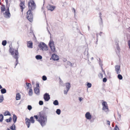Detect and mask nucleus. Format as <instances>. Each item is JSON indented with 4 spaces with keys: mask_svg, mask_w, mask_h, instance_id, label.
Returning a JSON list of instances; mask_svg holds the SVG:
<instances>
[{
    "mask_svg": "<svg viewBox=\"0 0 130 130\" xmlns=\"http://www.w3.org/2000/svg\"><path fill=\"white\" fill-rule=\"evenodd\" d=\"M28 6L29 10L27 13V18L30 22H31L33 21V16L31 11L36 9V6L33 0H29Z\"/></svg>",
    "mask_w": 130,
    "mask_h": 130,
    "instance_id": "nucleus-1",
    "label": "nucleus"
},
{
    "mask_svg": "<svg viewBox=\"0 0 130 130\" xmlns=\"http://www.w3.org/2000/svg\"><path fill=\"white\" fill-rule=\"evenodd\" d=\"M9 52L12 56L13 57L16 59L15 63H18V58L19 57V55L18 49L14 50V49H12L11 47L9 48Z\"/></svg>",
    "mask_w": 130,
    "mask_h": 130,
    "instance_id": "nucleus-2",
    "label": "nucleus"
},
{
    "mask_svg": "<svg viewBox=\"0 0 130 130\" xmlns=\"http://www.w3.org/2000/svg\"><path fill=\"white\" fill-rule=\"evenodd\" d=\"M39 120L38 122L42 126H44L46 124L47 120V118L45 117L44 115L40 113L39 115Z\"/></svg>",
    "mask_w": 130,
    "mask_h": 130,
    "instance_id": "nucleus-3",
    "label": "nucleus"
},
{
    "mask_svg": "<svg viewBox=\"0 0 130 130\" xmlns=\"http://www.w3.org/2000/svg\"><path fill=\"white\" fill-rule=\"evenodd\" d=\"M38 46L40 48V50L43 51H47L48 50L47 45L43 42H40L38 44Z\"/></svg>",
    "mask_w": 130,
    "mask_h": 130,
    "instance_id": "nucleus-4",
    "label": "nucleus"
},
{
    "mask_svg": "<svg viewBox=\"0 0 130 130\" xmlns=\"http://www.w3.org/2000/svg\"><path fill=\"white\" fill-rule=\"evenodd\" d=\"M48 44L51 49V51L53 53L56 52V48L54 46V42L53 41L50 40Z\"/></svg>",
    "mask_w": 130,
    "mask_h": 130,
    "instance_id": "nucleus-5",
    "label": "nucleus"
},
{
    "mask_svg": "<svg viewBox=\"0 0 130 130\" xmlns=\"http://www.w3.org/2000/svg\"><path fill=\"white\" fill-rule=\"evenodd\" d=\"M103 106L102 110L104 111L105 112H107L109 111V109L107 106V102L105 101H104L102 103Z\"/></svg>",
    "mask_w": 130,
    "mask_h": 130,
    "instance_id": "nucleus-6",
    "label": "nucleus"
},
{
    "mask_svg": "<svg viewBox=\"0 0 130 130\" xmlns=\"http://www.w3.org/2000/svg\"><path fill=\"white\" fill-rule=\"evenodd\" d=\"M6 10L5 12L3 13V15L4 17L7 19H9L11 17V15L9 12V10Z\"/></svg>",
    "mask_w": 130,
    "mask_h": 130,
    "instance_id": "nucleus-7",
    "label": "nucleus"
},
{
    "mask_svg": "<svg viewBox=\"0 0 130 130\" xmlns=\"http://www.w3.org/2000/svg\"><path fill=\"white\" fill-rule=\"evenodd\" d=\"M52 58L54 61H57L59 59V57L56 54H53L52 55L51 57L50 58V60H51Z\"/></svg>",
    "mask_w": 130,
    "mask_h": 130,
    "instance_id": "nucleus-8",
    "label": "nucleus"
},
{
    "mask_svg": "<svg viewBox=\"0 0 130 130\" xmlns=\"http://www.w3.org/2000/svg\"><path fill=\"white\" fill-rule=\"evenodd\" d=\"M43 98L45 101H48L50 99V95L48 93H46L44 95Z\"/></svg>",
    "mask_w": 130,
    "mask_h": 130,
    "instance_id": "nucleus-9",
    "label": "nucleus"
},
{
    "mask_svg": "<svg viewBox=\"0 0 130 130\" xmlns=\"http://www.w3.org/2000/svg\"><path fill=\"white\" fill-rule=\"evenodd\" d=\"M115 70L117 74H119L121 72L120 66L116 65L115 67Z\"/></svg>",
    "mask_w": 130,
    "mask_h": 130,
    "instance_id": "nucleus-10",
    "label": "nucleus"
},
{
    "mask_svg": "<svg viewBox=\"0 0 130 130\" xmlns=\"http://www.w3.org/2000/svg\"><path fill=\"white\" fill-rule=\"evenodd\" d=\"M47 8L48 10L52 11L55 8V6H52L49 5L47 6Z\"/></svg>",
    "mask_w": 130,
    "mask_h": 130,
    "instance_id": "nucleus-11",
    "label": "nucleus"
},
{
    "mask_svg": "<svg viewBox=\"0 0 130 130\" xmlns=\"http://www.w3.org/2000/svg\"><path fill=\"white\" fill-rule=\"evenodd\" d=\"M25 124L27 126L28 128H29L30 125V121L29 119L26 118L25 119Z\"/></svg>",
    "mask_w": 130,
    "mask_h": 130,
    "instance_id": "nucleus-12",
    "label": "nucleus"
},
{
    "mask_svg": "<svg viewBox=\"0 0 130 130\" xmlns=\"http://www.w3.org/2000/svg\"><path fill=\"white\" fill-rule=\"evenodd\" d=\"M85 116L86 118L88 120H90L91 118V115L89 112H87L85 115Z\"/></svg>",
    "mask_w": 130,
    "mask_h": 130,
    "instance_id": "nucleus-13",
    "label": "nucleus"
},
{
    "mask_svg": "<svg viewBox=\"0 0 130 130\" xmlns=\"http://www.w3.org/2000/svg\"><path fill=\"white\" fill-rule=\"evenodd\" d=\"M84 58L86 60L89 59L88 53V50H85L84 52Z\"/></svg>",
    "mask_w": 130,
    "mask_h": 130,
    "instance_id": "nucleus-14",
    "label": "nucleus"
},
{
    "mask_svg": "<svg viewBox=\"0 0 130 130\" xmlns=\"http://www.w3.org/2000/svg\"><path fill=\"white\" fill-rule=\"evenodd\" d=\"M115 44L116 45V48L117 51H116V53L117 54L118 53H119L120 52V48L119 46V43L117 42H115Z\"/></svg>",
    "mask_w": 130,
    "mask_h": 130,
    "instance_id": "nucleus-15",
    "label": "nucleus"
},
{
    "mask_svg": "<svg viewBox=\"0 0 130 130\" xmlns=\"http://www.w3.org/2000/svg\"><path fill=\"white\" fill-rule=\"evenodd\" d=\"M33 43L32 42L30 41H28L27 43V47L30 48H32Z\"/></svg>",
    "mask_w": 130,
    "mask_h": 130,
    "instance_id": "nucleus-16",
    "label": "nucleus"
},
{
    "mask_svg": "<svg viewBox=\"0 0 130 130\" xmlns=\"http://www.w3.org/2000/svg\"><path fill=\"white\" fill-rule=\"evenodd\" d=\"M2 6L1 7V13H3L4 11H5L6 10L5 8V6L4 5L2 4L1 5Z\"/></svg>",
    "mask_w": 130,
    "mask_h": 130,
    "instance_id": "nucleus-17",
    "label": "nucleus"
},
{
    "mask_svg": "<svg viewBox=\"0 0 130 130\" xmlns=\"http://www.w3.org/2000/svg\"><path fill=\"white\" fill-rule=\"evenodd\" d=\"M34 92L37 95H39L40 94V90L39 88H35L34 89Z\"/></svg>",
    "mask_w": 130,
    "mask_h": 130,
    "instance_id": "nucleus-18",
    "label": "nucleus"
},
{
    "mask_svg": "<svg viewBox=\"0 0 130 130\" xmlns=\"http://www.w3.org/2000/svg\"><path fill=\"white\" fill-rule=\"evenodd\" d=\"M13 120L14 122V123H15L17 121V117L15 114L13 115Z\"/></svg>",
    "mask_w": 130,
    "mask_h": 130,
    "instance_id": "nucleus-19",
    "label": "nucleus"
},
{
    "mask_svg": "<svg viewBox=\"0 0 130 130\" xmlns=\"http://www.w3.org/2000/svg\"><path fill=\"white\" fill-rule=\"evenodd\" d=\"M71 87L70 84V83H68L66 84V89L69 90Z\"/></svg>",
    "mask_w": 130,
    "mask_h": 130,
    "instance_id": "nucleus-20",
    "label": "nucleus"
},
{
    "mask_svg": "<svg viewBox=\"0 0 130 130\" xmlns=\"http://www.w3.org/2000/svg\"><path fill=\"white\" fill-rule=\"evenodd\" d=\"M21 2V3L20 4V7L21 8H24V7L25 6V2H22L21 1V0L20 1Z\"/></svg>",
    "mask_w": 130,
    "mask_h": 130,
    "instance_id": "nucleus-21",
    "label": "nucleus"
},
{
    "mask_svg": "<svg viewBox=\"0 0 130 130\" xmlns=\"http://www.w3.org/2000/svg\"><path fill=\"white\" fill-rule=\"evenodd\" d=\"M21 98V95L19 93H17L16 94V99L17 100H19Z\"/></svg>",
    "mask_w": 130,
    "mask_h": 130,
    "instance_id": "nucleus-22",
    "label": "nucleus"
},
{
    "mask_svg": "<svg viewBox=\"0 0 130 130\" xmlns=\"http://www.w3.org/2000/svg\"><path fill=\"white\" fill-rule=\"evenodd\" d=\"M5 1L6 3V7L7 8V9L6 10H9V7L10 6V5L8 4V0H5Z\"/></svg>",
    "mask_w": 130,
    "mask_h": 130,
    "instance_id": "nucleus-23",
    "label": "nucleus"
},
{
    "mask_svg": "<svg viewBox=\"0 0 130 130\" xmlns=\"http://www.w3.org/2000/svg\"><path fill=\"white\" fill-rule=\"evenodd\" d=\"M35 58L37 60H40L42 59V57L41 55H38L36 56Z\"/></svg>",
    "mask_w": 130,
    "mask_h": 130,
    "instance_id": "nucleus-24",
    "label": "nucleus"
},
{
    "mask_svg": "<svg viewBox=\"0 0 130 130\" xmlns=\"http://www.w3.org/2000/svg\"><path fill=\"white\" fill-rule=\"evenodd\" d=\"M16 127L14 123L10 127V129L12 130H16Z\"/></svg>",
    "mask_w": 130,
    "mask_h": 130,
    "instance_id": "nucleus-25",
    "label": "nucleus"
},
{
    "mask_svg": "<svg viewBox=\"0 0 130 130\" xmlns=\"http://www.w3.org/2000/svg\"><path fill=\"white\" fill-rule=\"evenodd\" d=\"M1 91L2 94H5L6 92V90L5 88H3L1 89Z\"/></svg>",
    "mask_w": 130,
    "mask_h": 130,
    "instance_id": "nucleus-26",
    "label": "nucleus"
},
{
    "mask_svg": "<svg viewBox=\"0 0 130 130\" xmlns=\"http://www.w3.org/2000/svg\"><path fill=\"white\" fill-rule=\"evenodd\" d=\"M4 116H11V114L10 112L8 111H6L4 113Z\"/></svg>",
    "mask_w": 130,
    "mask_h": 130,
    "instance_id": "nucleus-27",
    "label": "nucleus"
},
{
    "mask_svg": "<svg viewBox=\"0 0 130 130\" xmlns=\"http://www.w3.org/2000/svg\"><path fill=\"white\" fill-rule=\"evenodd\" d=\"M53 104L55 105H59V102L57 100H55L54 101Z\"/></svg>",
    "mask_w": 130,
    "mask_h": 130,
    "instance_id": "nucleus-28",
    "label": "nucleus"
},
{
    "mask_svg": "<svg viewBox=\"0 0 130 130\" xmlns=\"http://www.w3.org/2000/svg\"><path fill=\"white\" fill-rule=\"evenodd\" d=\"M32 93L33 92L31 88H30L28 92V94L30 96H32Z\"/></svg>",
    "mask_w": 130,
    "mask_h": 130,
    "instance_id": "nucleus-29",
    "label": "nucleus"
},
{
    "mask_svg": "<svg viewBox=\"0 0 130 130\" xmlns=\"http://www.w3.org/2000/svg\"><path fill=\"white\" fill-rule=\"evenodd\" d=\"M56 112L57 115H60L61 113V110L60 109H58L56 110Z\"/></svg>",
    "mask_w": 130,
    "mask_h": 130,
    "instance_id": "nucleus-30",
    "label": "nucleus"
},
{
    "mask_svg": "<svg viewBox=\"0 0 130 130\" xmlns=\"http://www.w3.org/2000/svg\"><path fill=\"white\" fill-rule=\"evenodd\" d=\"M4 119V116L2 114H0V122H1L3 121Z\"/></svg>",
    "mask_w": 130,
    "mask_h": 130,
    "instance_id": "nucleus-31",
    "label": "nucleus"
},
{
    "mask_svg": "<svg viewBox=\"0 0 130 130\" xmlns=\"http://www.w3.org/2000/svg\"><path fill=\"white\" fill-rule=\"evenodd\" d=\"M30 121L31 123H34L35 122V120L34 119V117L32 116L30 118Z\"/></svg>",
    "mask_w": 130,
    "mask_h": 130,
    "instance_id": "nucleus-32",
    "label": "nucleus"
},
{
    "mask_svg": "<svg viewBox=\"0 0 130 130\" xmlns=\"http://www.w3.org/2000/svg\"><path fill=\"white\" fill-rule=\"evenodd\" d=\"M12 120V118L10 117L9 119H7L5 120V121L7 122L8 123L10 122Z\"/></svg>",
    "mask_w": 130,
    "mask_h": 130,
    "instance_id": "nucleus-33",
    "label": "nucleus"
},
{
    "mask_svg": "<svg viewBox=\"0 0 130 130\" xmlns=\"http://www.w3.org/2000/svg\"><path fill=\"white\" fill-rule=\"evenodd\" d=\"M7 43V41L6 40H4L2 41V44L3 46H5L6 45Z\"/></svg>",
    "mask_w": 130,
    "mask_h": 130,
    "instance_id": "nucleus-34",
    "label": "nucleus"
},
{
    "mask_svg": "<svg viewBox=\"0 0 130 130\" xmlns=\"http://www.w3.org/2000/svg\"><path fill=\"white\" fill-rule=\"evenodd\" d=\"M4 100L3 96V95H0V102H2Z\"/></svg>",
    "mask_w": 130,
    "mask_h": 130,
    "instance_id": "nucleus-35",
    "label": "nucleus"
},
{
    "mask_svg": "<svg viewBox=\"0 0 130 130\" xmlns=\"http://www.w3.org/2000/svg\"><path fill=\"white\" fill-rule=\"evenodd\" d=\"M117 77L120 80H121L123 78L122 76L120 74H118V75Z\"/></svg>",
    "mask_w": 130,
    "mask_h": 130,
    "instance_id": "nucleus-36",
    "label": "nucleus"
},
{
    "mask_svg": "<svg viewBox=\"0 0 130 130\" xmlns=\"http://www.w3.org/2000/svg\"><path fill=\"white\" fill-rule=\"evenodd\" d=\"M92 86L91 83L88 82L87 84V87L88 88H90Z\"/></svg>",
    "mask_w": 130,
    "mask_h": 130,
    "instance_id": "nucleus-37",
    "label": "nucleus"
},
{
    "mask_svg": "<svg viewBox=\"0 0 130 130\" xmlns=\"http://www.w3.org/2000/svg\"><path fill=\"white\" fill-rule=\"evenodd\" d=\"M46 24H47V27H46V28H47V31H48V32L49 33V34L50 35H51V34L50 32V31L48 30V27H47V26H48V22L47 21H46Z\"/></svg>",
    "mask_w": 130,
    "mask_h": 130,
    "instance_id": "nucleus-38",
    "label": "nucleus"
},
{
    "mask_svg": "<svg viewBox=\"0 0 130 130\" xmlns=\"http://www.w3.org/2000/svg\"><path fill=\"white\" fill-rule=\"evenodd\" d=\"M99 64L100 65V66L101 68H102L103 64H102V62L101 61V60L100 58H99Z\"/></svg>",
    "mask_w": 130,
    "mask_h": 130,
    "instance_id": "nucleus-39",
    "label": "nucleus"
},
{
    "mask_svg": "<svg viewBox=\"0 0 130 130\" xmlns=\"http://www.w3.org/2000/svg\"><path fill=\"white\" fill-rule=\"evenodd\" d=\"M42 79L44 81H45L47 79V78L45 75H43L42 77Z\"/></svg>",
    "mask_w": 130,
    "mask_h": 130,
    "instance_id": "nucleus-40",
    "label": "nucleus"
},
{
    "mask_svg": "<svg viewBox=\"0 0 130 130\" xmlns=\"http://www.w3.org/2000/svg\"><path fill=\"white\" fill-rule=\"evenodd\" d=\"M27 109L29 110H31L32 109V107L30 105H28L27 107Z\"/></svg>",
    "mask_w": 130,
    "mask_h": 130,
    "instance_id": "nucleus-41",
    "label": "nucleus"
},
{
    "mask_svg": "<svg viewBox=\"0 0 130 130\" xmlns=\"http://www.w3.org/2000/svg\"><path fill=\"white\" fill-rule=\"evenodd\" d=\"M34 117L36 119V120L38 121V120H39V116L38 117L37 115H35L34 116Z\"/></svg>",
    "mask_w": 130,
    "mask_h": 130,
    "instance_id": "nucleus-42",
    "label": "nucleus"
},
{
    "mask_svg": "<svg viewBox=\"0 0 130 130\" xmlns=\"http://www.w3.org/2000/svg\"><path fill=\"white\" fill-rule=\"evenodd\" d=\"M99 24L100 26H103V21L102 20H100L99 21Z\"/></svg>",
    "mask_w": 130,
    "mask_h": 130,
    "instance_id": "nucleus-43",
    "label": "nucleus"
},
{
    "mask_svg": "<svg viewBox=\"0 0 130 130\" xmlns=\"http://www.w3.org/2000/svg\"><path fill=\"white\" fill-rule=\"evenodd\" d=\"M114 130H119V128L117 125H115V127L114 128Z\"/></svg>",
    "mask_w": 130,
    "mask_h": 130,
    "instance_id": "nucleus-44",
    "label": "nucleus"
},
{
    "mask_svg": "<svg viewBox=\"0 0 130 130\" xmlns=\"http://www.w3.org/2000/svg\"><path fill=\"white\" fill-rule=\"evenodd\" d=\"M39 104L40 105H42L43 104V102L42 101H40L39 103Z\"/></svg>",
    "mask_w": 130,
    "mask_h": 130,
    "instance_id": "nucleus-45",
    "label": "nucleus"
},
{
    "mask_svg": "<svg viewBox=\"0 0 130 130\" xmlns=\"http://www.w3.org/2000/svg\"><path fill=\"white\" fill-rule=\"evenodd\" d=\"M29 85H31V84L28 83H26V86L28 87V88H30Z\"/></svg>",
    "mask_w": 130,
    "mask_h": 130,
    "instance_id": "nucleus-46",
    "label": "nucleus"
},
{
    "mask_svg": "<svg viewBox=\"0 0 130 130\" xmlns=\"http://www.w3.org/2000/svg\"><path fill=\"white\" fill-rule=\"evenodd\" d=\"M69 90H68V89H66V90H64V94H67L68 93V92Z\"/></svg>",
    "mask_w": 130,
    "mask_h": 130,
    "instance_id": "nucleus-47",
    "label": "nucleus"
},
{
    "mask_svg": "<svg viewBox=\"0 0 130 130\" xmlns=\"http://www.w3.org/2000/svg\"><path fill=\"white\" fill-rule=\"evenodd\" d=\"M107 81V79L106 77H104L103 79V81L104 82H106Z\"/></svg>",
    "mask_w": 130,
    "mask_h": 130,
    "instance_id": "nucleus-48",
    "label": "nucleus"
},
{
    "mask_svg": "<svg viewBox=\"0 0 130 130\" xmlns=\"http://www.w3.org/2000/svg\"><path fill=\"white\" fill-rule=\"evenodd\" d=\"M36 88H38L39 87V83H36Z\"/></svg>",
    "mask_w": 130,
    "mask_h": 130,
    "instance_id": "nucleus-49",
    "label": "nucleus"
},
{
    "mask_svg": "<svg viewBox=\"0 0 130 130\" xmlns=\"http://www.w3.org/2000/svg\"><path fill=\"white\" fill-rule=\"evenodd\" d=\"M67 64L68 65L70 66L71 65V63L69 61H68L67 63Z\"/></svg>",
    "mask_w": 130,
    "mask_h": 130,
    "instance_id": "nucleus-50",
    "label": "nucleus"
},
{
    "mask_svg": "<svg viewBox=\"0 0 130 130\" xmlns=\"http://www.w3.org/2000/svg\"><path fill=\"white\" fill-rule=\"evenodd\" d=\"M59 81L60 83H62V81L61 79V78L60 77H59Z\"/></svg>",
    "mask_w": 130,
    "mask_h": 130,
    "instance_id": "nucleus-51",
    "label": "nucleus"
},
{
    "mask_svg": "<svg viewBox=\"0 0 130 130\" xmlns=\"http://www.w3.org/2000/svg\"><path fill=\"white\" fill-rule=\"evenodd\" d=\"M74 63H71V65H70V66L71 67H75V66H74Z\"/></svg>",
    "mask_w": 130,
    "mask_h": 130,
    "instance_id": "nucleus-52",
    "label": "nucleus"
},
{
    "mask_svg": "<svg viewBox=\"0 0 130 130\" xmlns=\"http://www.w3.org/2000/svg\"><path fill=\"white\" fill-rule=\"evenodd\" d=\"M107 124L109 125H110V122L109 121L107 120Z\"/></svg>",
    "mask_w": 130,
    "mask_h": 130,
    "instance_id": "nucleus-53",
    "label": "nucleus"
},
{
    "mask_svg": "<svg viewBox=\"0 0 130 130\" xmlns=\"http://www.w3.org/2000/svg\"><path fill=\"white\" fill-rule=\"evenodd\" d=\"M118 119L120 120L121 119V115H119V116H118Z\"/></svg>",
    "mask_w": 130,
    "mask_h": 130,
    "instance_id": "nucleus-54",
    "label": "nucleus"
},
{
    "mask_svg": "<svg viewBox=\"0 0 130 130\" xmlns=\"http://www.w3.org/2000/svg\"><path fill=\"white\" fill-rule=\"evenodd\" d=\"M128 45L130 49V40H129L128 41Z\"/></svg>",
    "mask_w": 130,
    "mask_h": 130,
    "instance_id": "nucleus-55",
    "label": "nucleus"
},
{
    "mask_svg": "<svg viewBox=\"0 0 130 130\" xmlns=\"http://www.w3.org/2000/svg\"><path fill=\"white\" fill-rule=\"evenodd\" d=\"M72 10H73L74 13V15H75V10L74 8H73Z\"/></svg>",
    "mask_w": 130,
    "mask_h": 130,
    "instance_id": "nucleus-56",
    "label": "nucleus"
},
{
    "mask_svg": "<svg viewBox=\"0 0 130 130\" xmlns=\"http://www.w3.org/2000/svg\"><path fill=\"white\" fill-rule=\"evenodd\" d=\"M79 100L80 101H81L82 100V98L81 97L79 98Z\"/></svg>",
    "mask_w": 130,
    "mask_h": 130,
    "instance_id": "nucleus-57",
    "label": "nucleus"
},
{
    "mask_svg": "<svg viewBox=\"0 0 130 130\" xmlns=\"http://www.w3.org/2000/svg\"><path fill=\"white\" fill-rule=\"evenodd\" d=\"M96 38H98V36H99L98 34L97 33H96Z\"/></svg>",
    "mask_w": 130,
    "mask_h": 130,
    "instance_id": "nucleus-58",
    "label": "nucleus"
},
{
    "mask_svg": "<svg viewBox=\"0 0 130 130\" xmlns=\"http://www.w3.org/2000/svg\"><path fill=\"white\" fill-rule=\"evenodd\" d=\"M102 33H103V32H100L99 34V35L100 36H101L102 35Z\"/></svg>",
    "mask_w": 130,
    "mask_h": 130,
    "instance_id": "nucleus-59",
    "label": "nucleus"
},
{
    "mask_svg": "<svg viewBox=\"0 0 130 130\" xmlns=\"http://www.w3.org/2000/svg\"><path fill=\"white\" fill-rule=\"evenodd\" d=\"M98 38H96V41L95 42V43L96 44H98Z\"/></svg>",
    "mask_w": 130,
    "mask_h": 130,
    "instance_id": "nucleus-60",
    "label": "nucleus"
},
{
    "mask_svg": "<svg viewBox=\"0 0 130 130\" xmlns=\"http://www.w3.org/2000/svg\"><path fill=\"white\" fill-rule=\"evenodd\" d=\"M100 76L102 77L103 75V74L102 73H100Z\"/></svg>",
    "mask_w": 130,
    "mask_h": 130,
    "instance_id": "nucleus-61",
    "label": "nucleus"
},
{
    "mask_svg": "<svg viewBox=\"0 0 130 130\" xmlns=\"http://www.w3.org/2000/svg\"><path fill=\"white\" fill-rule=\"evenodd\" d=\"M15 67H14V68H15V67H16V66H17V64H18V63H15Z\"/></svg>",
    "mask_w": 130,
    "mask_h": 130,
    "instance_id": "nucleus-62",
    "label": "nucleus"
},
{
    "mask_svg": "<svg viewBox=\"0 0 130 130\" xmlns=\"http://www.w3.org/2000/svg\"><path fill=\"white\" fill-rule=\"evenodd\" d=\"M24 8H21V12H23V10L24 9Z\"/></svg>",
    "mask_w": 130,
    "mask_h": 130,
    "instance_id": "nucleus-63",
    "label": "nucleus"
},
{
    "mask_svg": "<svg viewBox=\"0 0 130 130\" xmlns=\"http://www.w3.org/2000/svg\"><path fill=\"white\" fill-rule=\"evenodd\" d=\"M101 69H102V72H103V73H104V72H105V71L103 70V67H102V68H101Z\"/></svg>",
    "mask_w": 130,
    "mask_h": 130,
    "instance_id": "nucleus-64",
    "label": "nucleus"
}]
</instances>
